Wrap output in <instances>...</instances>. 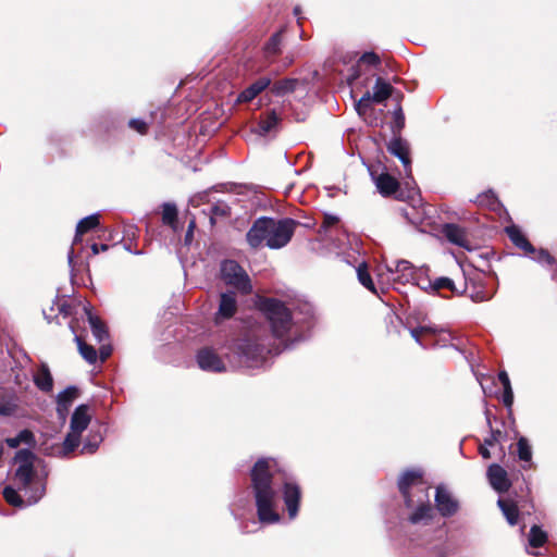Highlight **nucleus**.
<instances>
[{"label":"nucleus","instance_id":"40","mask_svg":"<svg viewBox=\"0 0 557 557\" xmlns=\"http://www.w3.org/2000/svg\"><path fill=\"white\" fill-rule=\"evenodd\" d=\"M529 255L533 260L542 264H552L554 262V258L549 255L547 250L544 249H535L533 253Z\"/></svg>","mask_w":557,"mask_h":557},{"label":"nucleus","instance_id":"23","mask_svg":"<svg viewBox=\"0 0 557 557\" xmlns=\"http://www.w3.org/2000/svg\"><path fill=\"white\" fill-rule=\"evenodd\" d=\"M271 81L267 77H261L253 84H251L248 88L240 92L238 96L239 102H248L257 97L262 90H264Z\"/></svg>","mask_w":557,"mask_h":557},{"label":"nucleus","instance_id":"19","mask_svg":"<svg viewBox=\"0 0 557 557\" xmlns=\"http://www.w3.org/2000/svg\"><path fill=\"white\" fill-rule=\"evenodd\" d=\"M35 385L45 393H50L53 388V377L47 364H41L34 374Z\"/></svg>","mask_w":557,"mask_h":557},{"label":"nucleus","instance_id":"44","mask_svg":"<svg viewBox=\"0 0 557 557\" xmlns=\"http://www.w3.org/2000/svg\"><path fill=\"white\" fill-rule=\"evenodd\" d=\"M129 127L138 132L139 134H146L147 123L140 119H133L128 123Z\"/></svg>","mask_w":557,"mask_h":557},{"label":"nucleus","instance_id":"58","mask_svg":"<svg viewBox=\"0 0 557 557\" xmlns=\"http://www.w3.org/2000/svg\"><path fill=\"white\" fill-rule=\"evenodd\" d=\"M299 12H300L299 8H298V7H296V8L294 9V13H295V15H296V16H298V15H299Z\"/></svg>","mask_w":557,"mask_h":557},{"label":"nucleus","instance_id":"37","mask_svg":"<svg viewBox=\"0 0 557 557\" xmlns=\"http://www.w3.org/2000/svg\"><path fill=\"white\" fill-rule=\"evenodd\" d=\"M3 497L5 498V500L12 505V506H15V507H22L24 506V500L23 498L18 495V493L11 486H7L4 490H3Z\"/></svg>","mask_w":557,"mask_h":557},{"label":"nucleus","instance_id":"10","mask_svg":"<svg viewBox=\"0 0 557 557\" xmlns=\"http://www.w3.org/2000/svg\"><path fill=\"white\" fill-rule=\"evenodd\" d=\"M300 496L299 486L295 482L286 479L283 483V498L290 519H295L298 513Z\"/></svg>","mask_w":557,"mask_h":557},{"label":"nucleus","instance_id":"34","mask_svg":"<svg viewBox=\"0 0 557 557\" xmlns=\"http://www.w3.org/2000/svg\"><path fill=\"white\" fill-rule=\"evenodd\" d=\"M357 275H358V280L359 282L367 288L369 289L370 292H372L373 294H376V289H375V286H374V283L368 272V269H367V265L364 263L360 264L358 268H357Z\"/></svg>","mask_w":557,"mask_h":557},{"label":"nucleus","instance_id":"55","mask_svg":"<svg viewBox=\"0 0 557 557\" xmlns=\"http://www.w3.org/2000/svg\"><path fill=\"white\" fill-rule=\"evenodd\" d=\"M111 355V347L110 346H102L100 348V357L102 360H106Z\"/></svg>","mask_w":557,"mask_h":557},{"label":"nucleus","instance_id":"1","mask_svg":"<svg viewBox=\"0 0 557 557\" xmlns=\"http://www.w3.org/2000/svg\"><path fill=\"white\" fill-rule=\"evenodd\" d=\"M272 459H259L251 470L252 491L256 499L258 518L262 523L280 521L276 492L274 490V467Z\"/></svg>","mask_w":557,"mask_h":557},{"label":"nucleus","instance_id":"31","mask_svg":"<svg viewBox=\"0 0 557 557\" xmlns=\"http://www.w3.org/2000/svg\"><path fill=\"white\" fill-rule=\"evenodd\" d=\"M547 541V534L539 525H533L529 534V544L532 547H541Z\"/></svg>","mask_w":557,"mask_h":557},{"label":"nucleus","instance_id":"13","mask_svg":"<svg viewBox=\"0 0 557 557\" xmlns=\"http://www.w3.org/2000/svg\"><path fill=\"white\" fill-rule=\"evenodd\" d=\"M387 270L391 273H396L397 277L395 280L400 283L413 282L417 278L418 272L420 271L407 260H397L392 264H388Z\"/></svg>","mask_w":557,"mask_h":557},{"label":"nucleus","instance_id":"14","mask_svg":"<svg viewBox=\"0 0 557 557\" xmlns=\"http://www.w3.org/2000/svg\"><path fill=\"white\" fill-rule=\"evenodd\" d=\"M487 478L492 487L499 493L507 492L511 486L506 470L497 463L488 467Z\"/></svg>","mask_w":557,"mask_h":557},{"label":"nucleus","instance_id":"32","mask_svg":"<svg viewBox=\"0 0 557 557\" xmlns=\"http://www.w3.org/2000/svg\"><path fill=\"white\" fill-rule=\"evenodd\" d=\"M443 332L442 329H438L436 326H431V325H422V326H419V327H414V329H411L410 330V334L411 336L414 338V341L424 346L422 341H421V337L425 334H430V335H435L437 333H441Z\"/></svg>","mask_w":557,"mask_h":557},{"label":"nucleus","instance_id":"28","mask_svg":"<svg viewBox=\"0 0 557 557\" xmlns=\"http://www.w3.org/2000/svg\"><path fill=\"white\" fill-rule=\"evenodd\" d=\"M420 288L432 293H436L441 289H449L453 293H457L455 283L449 277L435 278L433 282H428V285H420Z\"/></svg>","mask_w":557,"mask_h":557},{"label":"nucleus","instance_id":"7","mask_svg":"<svg viewBox=\"0 0 557 557\" xmlns=\"http://www.w3.org/2000/svg\"><path fill=\"white\" fill-rule=\"evenodd\" d=\"M393 90L394 88L389 83L377 77L373 86V91H367L356 103L358 114L368 121L369 113L373 111L372 103H382L391 97Z\"/></svg>","mask_w":557,"mask_h":557},{"label":"nucleus","instance_id":"3","mask_svg":"<svg viewBox=\"0 0 557 557\" xmlns=\"http://www.w3.org/2000/svg\"><path fill=\"white\" fill-rule=\"evenodd\" d=\"M35 455L29 449H21L15 455L18 465L15 471V482L24 492L27 505L37 503L45 494V484L34 470Z\"/></svg>","mask_w":557,"mask_h":557},{"label":"nucleus","instance_id":"36","mask_svg":"<svg viewBox=\"0 0 557 557\" xmlns=\"http://www.w3.org/2000/svg\"><path fill=\"white\" fill-rule=\"evenodd\" d=\"M177 218V209L174 205L164 203L162 209V221L164 224L174 226Z\"/></svg>","mask_w":557,"mask_h":557},{"label":"nucleus","instance_id":"53","mask_svg":"<svg viewBox=\"0 0 557 557\" xmlns=\"http://www.w3.org/2000/svg\"><path fill=\"white\" fill-rule=\"evenodd\" d=\"M428 282H431V281L428 278H422V271L420 270L417 274V278L411 283L416 284L420 287V285H428Z\"/></svg>","mask_w":557,"mask_h":557},{"label":"nucleus","instance_id":"18","mask_svg":"<svg viewBox=\"0 0 557 557\" xmlns=\"http://www.w3.org/2000/svg\"><path fill=\"white\" fill-rule=\"evenodd\" d=\"M236 309L237 302L235 294L232 292L222 294L219 310L215 317L216 321L232 318L236 312Z\"/></svg>","mask_w":557,"mask_h":557},{"label":"nucleus","instance_id":"48","mask_svg":"<svg viewBox=\"0 0 557 557\" xmlns=\"http://www.w3.org/2000/svg\"><path fill=\"white\" fill-rule=\"evenodd\" d=\"M394 119H395L396 127L401 128L405 123V116H404V113H403V110L400 107L395 110Z\"/></svg>","mask_w":557,"mask_h":557},{"label":"nucleus","instance_id":"41","mask_svg":"<svg viewBox=\"0 0 557 557\" xmlns=\"http://www.w3.org/2000/svg\"><path fill=\"white\" fill-rule=\"evenodd\" d=\"M281 44V35L278 33L274 34L269 42L267 44L265 50L269 54H275L278 51V47Z\"/></svg>","mask_w":557,"mask_h":557},{"label":"nucleus","instance_id":"15","mask_svg":"<svg viewBox=\"0 0 557 557\" xmlns=\"http://www.w3.org/2000/svg\"><path fill=\"white\" fill-rule=\"evenodd\" d=\"M197 363L205 371L222 372L225 370L223 361L209 348H203L197 354Z\"/></svg>","mask_w":557,"mask_h":557},{"label":"nucleus","instance_id":"17","mask_svg":"<svg viewBox=\"0 0 557 557\" xmlns=\"http://www.w3.org/2000/svg\"><path fill=\"white\" fill-rule=\"evenodd\" d=\"M387 149L392 154H394L401 161L407 174H409L411 172V166L409 158V148L407 143L399 138H395L388 144Z\"/></svg>","mask_w":557,"mask_h":557},{"label":"nucleus","instance_id":"54","mask_svg":"<svg viewBox=\"0 0 557 557\" xmlns=\"http://www.w3.org/2000/svg\"><path fill=\"white\" fill-rule=\"evenodd\" d=\"M479 453L482 456V458H484V459H490L491 458L490 447H487V446H485L483 444L480 445Z\"/></svg>","mask_w":557,"mask_h":557},{"label":"nucleus","instance_id":"57","mask_svg":"<svg viewBox=\"0 0 557 557\" xmlns=\"http://www.w3.org/2000/svg\"><path fill=\"white\" fill-rule=\"evenodd\" d=\"M73 256H74V251H73V249H71L69 252V256H67L70 263L73 261Z\"/></svg>","mask_w":557,"mask_h":557},{"label":"nucleus","instance_id":"27","mask_svg":"<svg viewBox=\"0 0 557 557\" xmlns=\"http://www.w3.org/2000/svg\"><path fill=\"white\" fill-rule=\"evenodd\" d=\"M99 224V215L98 214H91L84 219H82L77 226H76V234L74 237V244L78 243L81 240V236L88 231L97 227Z\"/></svg>","mask_w":557,"mask_h":557},{"label":"nucleus","instance_id":"5","mask_svg":"<svg viewBox=\"0 0 557 557\" xmlns=\"http://www.w3.org/2000/svg\"><path fill=\"white\" fill-rule=\"evenodd\" d=\"M236 347L237 354L249 367L257 366L259 362L263 361L269 354H278L281 351L278 347L274 348L270 344H267L265 339L257 332L242 338Z\"/></svg>","mask_w":557,"mask_h":557},{"label":"nucleus","instance_id":"21","mask_svg":"<svg viewBox=\"0 0 557 557\" xmlns=\"http://www.w3.org/2000/svg\"><path fill=\"white\" fill-rule=\"evenodd\" d=\"M506 233L518 248L522 249L527 253H533L535 251V248L529 243L519 227L515 225L508 226L506 227Z\"/></svg>","mask_w":557,"mask_h":557},{"label":"nucleus","instance_id":"52","mask_svg":"<svg viewBox=\"0 0 557 557\" xmlns=\"http://www.w3.org/2000/svg\"><path fill=\"white\" fill-rule=\"evenodd\" d=\"M109 249V246L107 244L91 245V251L94 255H98L100 251H107Z\"/></svg>","mask_w":557,"mask_h":557},{"label":"nucleus","instance_id":"38","mask_svg":"<svg viewBox=\"0 0 557 557\" xmlns=\"http://www.w3.org/2000/svg\"><path fill=\"white\" fill-rule=\"evenodd\" d=\"M102 441L100 435H91L84 443L81 454H94L99 447L100 442Z\"/></svg>","mask_w":557,"mask_h":557},{"label":"nucleus","instance_id":"8","mask_svg":"<svg viewBox=\"0 0 557 557\" xmlns=\"http://www.w3.org/2000/svg\"><path fill=\"white\" fill-rule=\"evenodd\" d=\"M221 277L225 284L244 294H248L252 289L248 274L234 260H225L221 263Z\"/></svg>","mask_w":557,"mask_h":557},{"label":"nucleus","instance_id":"12","mask_svg":"<svg viewBox=\"0 0 557 557\" xmlns=\"http://www.w3.org/2000/svg\"><path fill=\"white\" fill-rule=\"evenodd\" d=\"M78 397V389L75 386H67L57 395V414L64 422L73 401Z\"/></svg>","mask_w":557,"mask_h":557},{"label":"nucleus","instance_id":"45","mask_svg":"<svg viewBox=\"0 0 557 557\" xmlns=\"http://www.w3.org/2000/svg\"><path fill=\"white\" fill-rule=\"evenodd\" d=\"M360 62L371 65H377L380 63V58L374 52H366L360 58Z\"/></svg>","mask_w":557,"mask_h":557},{"label":"nucleus","instance_id":"50","mask_svg":"<svg viewBox=\"0 0 557 557\" xmlns=\"http://www.w3.org/2000/svg\"><path fill=\"white\" fill-rule=\"evenodd\" d=\"M498 380L500 381L504 389H509V387H511L510 380L506 371L499 372Z\"/></svg>","mask_w":557,"mask_h":557},{"label":"nucleus","instance_id":"25","mask_svg":"<svg viewBox=\"0 0 557 557\" xmlns=\"http://www.w3.org/2000/svg\"><path fill=\"white\" fill-rule=\"evenodd\" d=\"M87 320L89 322V325L91 327L92 335L95 338L101 343L104 339L108 338V331L104 326V324L100 321V319L96 315H94L88 307L84 308Z\"/></svg>","mask_w":557,"mask_h":557},{"label":"nucleus","instance_id":"11","mask_svg":"<svg viewBox=\"0 0 557 557\" xmlns=\"http://www.w3.org/2000/svg\"><path fill=\"white\" fill-rule=\"evenodd\" d=\"M436 508L443 517H450L458 510V502L444 486H437L435 493Z\"/></svg>","mask_w":557,"mask_h":557},{"label":"nucleus","instance_id":"49","mask_svg":"<svg viewBox=\"0 0 557 557\" xmlns=\"http://www.w3.org/2000/svg\"><path fill=\"white\" fill-rule=\"evenodd\" d=\"M503 403L506 407H511L513 403V393L511 387H509V389H504Z\"/></svg>","mask_w":557,"mask_h":557},{"label":"nucleus","instance_id":"35","mask_svg":"<svg viewBox=\"0 0 557 557\" xmlns=\"http://www.w3.org/2000/svg\"><path fill=\"white\" fill-rule=\"evenodd\" d=\"M518 457L524 462H531L532 448L529 441L525 437H520L517 443Z\"/></svg>","mask_w":557,"mask_h":557},{"label":"nucleus","instance_id":"47","mask_svg":"<svg viewBox=\"0 0 557 557\" xmlns=\"http://www.w3.org/2000/svg\"><path fill=\"white\" fill-rule=\"evenodd\" d=\"M476 202L479 205L492 206L495 202V197L493 194L480 195L478 196Z\"/></svg>","mask_w":557,"mask_h":557},{"label":"nucleus","instance_id":"6","mask_svg":"<svg viewBox=\"0 0 557 557\" xmlns=\"http://www.w3.org/2000/svg\"><path fill=\"white\" fill-rule=\"evenodd\" d=\"M260 309L268 318L272 333L276 338H283L292 327V315L283 302L267 298L261 301Z\"/></svg>","mask_w":557,"mask_h":557},{"label":"nucleus","instance_id":"33","mask_svg":"<svg viewBox=\"0 0 557 557\" xmlns=\"http://www.w3.org/2000/svg\"><path fill=\"white\" fill-rule=\"evenodd\" d=\"M296 85H297L296 79H283V81L276 82L273 85L272 91L277 96H284L286 94L294 91Z\"/></svg>","mask_w":557,"mask_h":557},{"label":"nucleus","instance_id":"51","mask_svg":"<svg viewBox=\"0 0 557 557\" xmlns=\"http://www.w3.org/2000/svg\"><path fill=\"white\" fill-rule=\"evenodd\" d=\"M470 297L475 302L486 301L491 298V296L484 294L483 292H476L475 294H471Z\"/></svg>","mask_w":557,"mask_h":557},{"label":"nucleus","instance_id":"56","mask_svg":"<svg viewBox=\"0 0 557 557\" xmlns=\"http://www.w3.org/2000/svg\"><path fill=\"white\" fill-rule=\"evenodd\" d=\"M194 227H195V221L193 220V221H190V223L188 225V230L186 233V240H189L193 237Z\"/></svg>","mask_w":557,"mask_h":557},{"label":"nucleus","instance_id":"4","mask_svg":"<svg viewBox=\"0 0 557 557\" xmlns=\"http://www.w3.org/2000/svg\"><path fill=\"white\" fill-rule=\"evenodd\" d=\"M91 421L89 407L87 405H79L72 413L70 421V430L60 447L53 453L55 456L65 458L69 457L81 444L82 433L87 430Z\"/></svg>","mask_w":557,"mask_h":557},{"label":"nucleus","instance_id":"39","mask_svg":"<svg viewBox=\"0 0 557 557\" xmlns=\"http://www.w3.org/2000/svg\"><path fill=\"white\" fill-rule=\"evenodd\" d=\"M502 437H503V433L499 430H496V431L492 430L488 437H486L484 440L483 445H485L490 448H493L496 445H500ZM499 450H500L502 455H504V450H503L502 446H499Z\"/></svg>","mask_w":557,"mask_h":557},{"label":"nucleus","instance_id":"42","mask_svg":"<svg viewBox=\"0 0 557 557\" xmlns=\"http://www.w3.org/2000/svg\"><path fill=\"white\" fill-rule=\"evenodd\" d=\"M338 222H339L338 216L332 215V214H325L324 219H323V223L321 225V231L320 232L321 233L323 232L324 234H326L329 228H331L332 226L337 225Z\"/></svg>","mask_w":557,"mask_h":557},{"label":"nucleus","instance_id":"16","mask_svg":"<svg viewBox=\"0 0 557 557\" xmlns=\"http://www.w3.org/2000/svg\"><path fill=\"white\" fill-rule=\"evenodd\" d=\"M443 234L451 244H455L468 250L471 249L469 240L467 238L466 231L462 227L456 224H445L443 226Z\"/></svg>","mask_w":557,"mask_h":557},{"label":"nucleus","instance_id":"43","mask_svg":"<svg viewBox=\"0 0 557 557\" xmlns=\"http://www.w3.org/2000/svg\"><path fill=\"white\" fill-rule=\"evenodd\" d=\"M16 411V405L11 401L0 403V416L9 417Z\"/></svg>","mask_w":557,"mask_h":557},{"label":"nucleus","instance_id":"24","mask_svg":"<svg viewBox=\"0 0 557 557\" xmlns=\"http://www.w3.org/2000/svg\"><path fill=\"white\" fill-rule=\"evenodd\" d=\"M433 516L434 511L431 505L429 504L428 498L423 496V499H421V504L410 515L409 521L414 524L420 522H428L433 518Z\"/></svg>","mask_w":557,"mask_h":557},{"label":"nucleus","instance_id":"22","mask_svg":"<svg viewBox=\"0 0 557 557\" xmlns=\"http://www.w3.org/2000/svg\"><path fill=\"white\" fill-rule=\"evenodd\" d=\"M278 123L280 117L274 111H272L259 121L257 127L255 128V133L260 136H265L272 132H276Z\"/></svg>","mask_w":557,"mask_h":557},{"label":"nucleus","instance_id":"26","mask_svg":"<svg viewBox=\"0 0 557 557\" xmlns=\"http://www.w3.org/2000/svg\"><path fill=\"white\" fill-rule=\"evenodd\" d=\"M503 515L507 519L510 525H515L518 522L519 510L517 505L512 500L499 498L497 502Z\"/></svg>","mask_w":557,"mask_h":557},{"label":"nucleus","instance_id":"9","mask_svg":"<svg viewBox=\"0 0 557 557\" xmlns=\"http://www.w3.org/2000/svg\"><path fill=\"white\" fill-rule=\"evenodd\" d=\"M421 478H422V473L420 471L410 470V471L404 472L398 480V487H399V491L405 499L407 507H411L414 503L409 493L410 486L420 485L419 491L422 494H424L425 498H429L428 488H425L421 485Z\"/></svg>","mask_w":557,"mask_h":557},{"label":"nucleus","instance_id":"20","mask_svg":"<svg viewBox=\"0 0 557 557\" xmlns=\"http://www.w3.org/2000/svg\"><path fill=\"white\" fill-rule=\"evenodd\" d=\"M374 183L379 191L384 196H389L398 189V181L388 173H381L374 177Z\"/></svg>","mask_w":557,"mask_h":557},{"label":"nucleus","instance_id":"29","mask_svg":"<svg viewBox=\"0 0 557 557\" xmlns=\"http://www.w3.org/2000/svg\"><path fill=\"white\" fill-rule=\"evenodd\" d=\"M5 443L9 447L16 448L22 443L33 445L35 443V437L29 430H22L15 437H8Z\"/></svg>","mask_w":557,"mask_h":557},{"label":"nucleus","instance_id":"46","mask_svg":"<svg viewBox=\"0 0 557 557\" xmlns=\"http://www.w3.org/2000/svg\"><path fill=\"white\" fill-rule=\"evenodd\" d=\"M212 213L215 215H228L230 207L224 202H218L212 207Z\"/></svg>","mask_w":557,"mask_h":557},{"label":"nucleus","instance_id":"30","mask_svg":"<svg viewBox=\"0 0 557 557\" xmlns=\"http://www.w3.org/2000/svg\"><path fill=\"white\" fill-rule=\"evenodd\" d=\"M75 342L77 344V347H78V350H79V354L82 355V357L87 362L95 363L98 358L96 349L92 346L86 344L79 336H75Z\"/></svg>","mask_w":557,"mask_h":557},{"label":"nucleus","instance_id":"2","mask_svg":"<svg viewBox=\"0 0 557 557\" xmlns=\"http://www.w3.org/2000/svg\"><path fill=\"white\" fill-rule=\"evenodd\" d=\"M296 224L292 219L274 220L262 216L253 222L246 234V240L252 249L263 246L280 249L290 242Z\"/></svg>","mask_w":557,"mask_h":557}]
</instances>
